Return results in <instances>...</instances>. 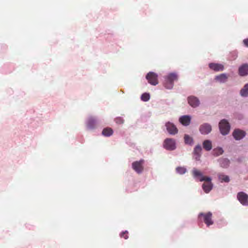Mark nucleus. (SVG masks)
Returning a JSON list of instances; mask_svg holds the SVG:
<instances>
[{"label":"nucleus","instance_id":"1","mask_svg":"<svg viewBox=\"0 0 248 248\" xmlns=\"http://www.w3.org/2000/svg\"><path fill=\"white\" fill-rule=\"evenodd\" d=\"M192 174L195 178L199 177L200 181H204L202 186V189L205 193H209L213 188V184L211 182V178L203 176L202 173L196 169L193 170Z\"/></svg>","mask_w":248,"mask_h":248},{"label":"nucleus","instance_id":"2","mask_svg":"<svg viewBox=\"0 0 248 248\" xmlns=\"http://www.w3.org/2000/svg\"><path fill=\"white\" fill-rule=\"evenodd\" d=\"M165 80L164 85L166 89H171L173 86V82L178 79L176 74L171 73L164 77Z\"/></svg>","mask_w":248,"mask_h":248},{"label":"nucleus","instance_id":"3","mask_svg":"<svg viewBox=\"0 0 248 248\" xmlns=\"http://www.w3.org/2000/svg\"><path fill=\"white\" fill-rule=\"evenodd\" d=\"M230 127V124L225 119L221 120L219 123V130L223 135H227L229 133Z\"/></svg>","mask_w":248,"mask_h":248},{"label":"nucleus","instance_id":"4","mask_svg":"<svg viewBox=\"0 0 248 248\" xmlns=\"http://www.w3.org/2000/svg\"><path fill=\"white\" fill-rule=\"evenodd\" d=\"M146 78L148 80L149 83L152 85H156L158 83V76L157 74L153 72H149L146 76Z\"/></svg>","mask_w":248,"mask_h":248},{"label":"nucleus","instance_id":"5","mask_svg":"<svg viewBox=\"0 0 248 248\" xmlns=\"http://www.w3.org/2000/svg\"><path fill=\"white\" fill-rule=\"evenodd\" d=\"M144 161L141 159L140 161L133 162L132 164V169L138 173H141L144 169L143 163Z\"/></svg>","mask_w":248,"mask_h":248},{"label":"nucleus","instance_id":"6","mask_svg":"<svg viewBox=\"0 0 248 248\" xmlns=\"http://www.w3.org/2000/svg\"><path fill=\"white\" fill-rule=\"evenodd\" d=\"M201 217H203L204 222L207 226L209 227L210 225L213 224L214 221L212 219V214L211 212H209L207 213H201L199 215V217L200 218Z\"/></svg>","mask_w":248,"mask_h":248},{"label":"nucleus","instance_id":"7","mask_svg":"<svg viewBox=\"0 0 248 248\" xmlns=\"http://www.w3.org/2000/svg\"><path fill=\"white\" fill-rule=\"evenodd\" d=\"M237 200L243 205H248V195L244 192H240L237 195Z\"/></svg>","mask_w":248,"mask_h":248},{"label":"nucleus","instance_id":"8","mask_svg":"<svg viewBox=\"0 0 248 248\" xmlns=\"http://www.w3.org/2000/svg\"><path fill=\"white\" fill-rule=\"evenodd\" d=\"M164 147L168 150H173L175 149V141L172 139H167L164 141Z\"/></svg>","mask_w":248,"mask_h":248},{"label":"nucleus","instance_id":"9","mask_svg":"<svg viewBox=\"0 0 248 248\" xmlns=\"http://www.w3.org/2000/svg\"><path fill=\"white\" fill-rule=\"evenodd\" d=\"M212 130L211 125L207 123H204L200 125L199 131L202 134L207 135L210 133Z\"/></svg>","mask_w":248,"mask_h":248},{"label":"nucleus","instance_id":"10","mask_svg":"<svg viewBox=\"0 0 248 248\" xmlns=\"http://www.w3.org/2000/svg\"><path fill=\"white\" fill-rule=\"evenodd\" d=\"M246 135V132L239 129H235L232 132V136L236 140H240Z\"/></svg>","mask_w":248,"mask_h":248},{"label":"nucleus","instance_id":"11","mask_svg":"<svg viewBox=\"0 0 248 248\" xmlns=\"http://www.w3.org/2000/svg\"><path fill=\"white\" fill-rule=\"evenodd\" d=\"M166 126L168 132L171 135H175L178 132L176 126L172 123L168 122L166 124Z\"/></svg>","mask_w":248,"mask_h":248},{"label":"nucleus","instance_id":"12","mask_svg":"<svg viewBox=\"0 0 248 248\" xmlns=\"http://www.w3.org/2000/svg\"><path fill=\"white\" fill-rule=\"evenodd\" d=\"M188 104L193 108H196L198 107L200 101L199 99L195 96H189L188 97Z\"/></svg>","mask_w":248,"mask_h":248},{"label":"nucleus","instance_id":"13","mask_svg":"<svg viewBox=\"0 0 248 248\" xmlns=\"http://www.w3.org/2000/svg\"><path fill=\"white\" fill-rule=\"evenodd\" d=\"M209 67L215 71H221L224 69V66L219 63H210L209 64Z\"/></svg>","mask_w":248,"mask_h":248},{"label":"nucleus","instance_id":"14","mask_svg":"<svg viewBox=\"0 0 248 248\" xmlns=\"http://www.w3.org/2000/svg\"><path fill=\"white\" fill-rule=\"evenodd\" d=\"M239 74L241 76H244L248 74V64H244L239 67Z\"/></svg>","mask_w":248,"mask_h":248},{"label":"nucleus","instance_id":"15","mask_svg":"<svg viewBox=\"0 0 248 248\" xmlns=\"http://www.w3.org/2000/svg\"><path fill=\"white\" fill-rule=\"evenodd\" d=\"M190 120H191V118H190V116L185 115V116H182L181 117H180L179 119V121L182 124H183L185 126H187L189 124L190 122Z\"/></svg>","mask_w":248,"mask_h":248},{"label":"nucleus","instance_id":"16","mask_svg":"<svg viewBox=\"0 0 248 248\" xmlns=\"http://www.w3.org/2000/svg\"><path fill=\"white\" fill-rule=\"evenodd\" d=\"M203 148L207 151H210L212 148V142L210 140H205L202 143Z\"/></svg>","mask_w":248,"mask_h":248},{"label":"nucleus","instance_id":"17","mask_svg":"<svg viewBox=\"0 0 248 248\" xmlns=\"http://www.w3.org/2000/svg\"><path fill=\"white\" fill-rule=\"evenodd\" d=\"M215 79L217 81L221 82V83H224L225 82L227 79H228V76L225 74H221L217 76L215 78Z\"/></svg>","mask_w":248,"mask_h":248},{"label":"nucleus","instance_id":"18","mask_svg":"<svg viewBox=\"0 0 248 248\" xmlns=\"http://www.w3.org/2000/svg\"><path fill=\"white\" fill-rule=\"evenodd\" d=\"M240 95L243 97L248 96V83L245 85L240 91Z\"/></svg>","mask_w":248,"mask_h":248},{"label":"nucleus","instance_id":"19","mask_svg":"<svg viewBox=\"0 0 248 248\" xmlns=\"http://www.w3.org/2000/svg\"><path fill=\"white\" fill-rule=\"evenodd\" d=\"M95 121L94 119L91 118H90L87 122V128L89 129H93L95 126Z\"/></svg>","mask_w":248,"mask_h":248},{"label":"nucleus","instance_id":"20","mask_svg":"<svg viewBox=\"0 0 248 248\" xmlns=\"http://www.w3.org/2000/svg\"><path fill=\"white\" fill-rule=\"evenodd\" d=\"M224 152L222 148L217 147L215 148L212 151V154L214 156H217L222 155Z\"/></svg>","mask_w":248,"mask_h":248},{"label":"nucleus","instance_id":"21","mask_svg":"<svg viewBox=\"0 0 248 248\" xmlns=\"http://www.w3.org/2000/svg\"><path fill=\"white\" fill-rule=\"evenodd\" d=\"M218 179L221 182H226L228 183L230 181L229 177L227 175L219 173L218 175Z\"/></svg>","mask_w":248,"mask_h":248},{"label":"nucleus","instance_id":"22","mask_svg":"<svg viewBox=\"0 0 248 248\" xmlns=\"http://www.w3.org/2000/svg\"><path fill=\"white\" fill-rule=\"evenodd\" d=\"M113 134V130L110 128H104L102 131V134L105 136H110Z\"/></svg>","mask_w":248,"mask_h":248},{"label":"nucleus","instance_id":"23","mask_svg":"<svg viewBox=\"0 0 248 248\" xmlns=\"http://www.w3.org/2000/svg\"><path fill=\"white\" fill-rule=\"evenodd\" d=\"M219 161L220 166L223 168H227L230 164L229 160L226 158L221 159Z\"/></svg>","mask_w":248,"mask_h":248},{"label":"nucleus","instance_id":"24","mask_svg":"<svg viewBox=\"0 0 248 248\" xmlns=\"http://www.w3.org/2000/svg\"><path fill=\"white\" fill-rule=\"evenodd\" d=\"M185 142L186 144L191 145L193 144V140L192 138L188 135H185L184 136Z\"/></svg>","mask_w":248,"mask_h":248},{"label":"nucleus","instance_id":"25","mask_svg":"<svg viewBox=\"0 0 248 248\" xmlns=\"http://www.w3.org/2000/svg\"><path fill=\"white\" fill-rule=\"evenodd\" d=\"M202 147L200 145H197L194 148V153L195 154L198 155L199 157L200 156V154L202 151Z\"/></svg>","mask_w":248,"mask_h":248},{"label":"nucleus","instance_id":"26","mask_svg":"<svg viewBox=\"0 0 248 248\" xmlns=\"http://www.w3.org/2000/svg\"><path fill=\"white\" fill-rule=\"evenodd\" d=\"M150 95L149 93H144L141 96V99L143 101H147L150 99Z\"/></svg>","mask_w":248,"mask_h":248},{"label":"nucleus","instance_id":"27","mask_svg":"<svg viewBox=\"0 0 248 248\" xmlns=\"http://www.w3.org/2000/svg\"><path fill=\"white\" fill-rule=\"evenodd\" d=\"M176 171L179 174H183L186 172V169L184 167H179L176 168Z\"/></svg>","mask_w":248,"mask_h":248},{"label":"nucleus","instance_id":"28","mask_svg":"<svg viewBox=\"0 0 248 248\" xmlns=\"http://www.w3.org/2000/svg\"><path fill=\"white\" fill-rule=\"evenodd\" d=\"M121 237H123L125 239H127L128 238V232L127 231H125L124 232H122L120 234Z\"/></svg>","mask_w":248,"mask_h":248},{"label":"nucleus","instance_id":"29","mask_svg":"<svg viewBox=\"0 0 248 248\" xmlns=\"http://www.w3.org/2000/svg\"><path fill=\"white\" fill-rule=\"evenodd\" d=\"M115 122L118 124H122L124 123V120L120 117H118L115 119Z\"/></svg>","mask_w":248,"mask_h":248},{"label":"nucleus","instance_id":"30","mask_svg":"<svg viewBox=\"0 0 248 248\" xmlns=\"http://www.w3.org/2000/svg\"><path fill=\"white\" fill-rule=\"evenodd\" d=\"M243 43L246 46L248 47V38L244 39L243 40Z\"/></svg>","mask_w":248,"mask_h":248}]
</instances>
